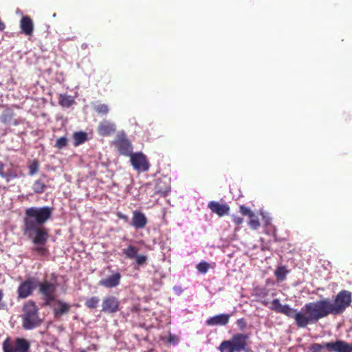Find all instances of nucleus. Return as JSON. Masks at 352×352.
<instances>
[{
    "label": "nucleus",
    "instance_id": "obj_8",
    "mask_svg": "<svg viewBox=\"0 0 352 352\" xmlns=\"http://www.w3.org/2000/svg\"><path fill=\"white\" fill-rule=\"evenodd\" d=\"M23 230L25 234L32 239V243L35 245H45L48 239L47 230L41 226H35L33 229H30L28 226H23Z\"/></svg>",
    "mask_w": 352,
    "mask_h": 352
},
{
    "label": "nucleus",
    "instance_id": "obj_1",
    "mask_svg": "<svg viewBox=\"0 0 352 352\" xmlns=\"http://www.w3.org/2000/svg\"><path fill=\"white\" fill-rule=\"evenodd\" d=\"M352 302L351 293L342 290L336 296L333 302L328 298L306 304V309L310 318V324L316 323L320 319L329 315L342 314Z\"/></svg>",
    "mask_w": 352,
    "mask_h": 352
},
{
    "label": "nucleus",
    "instance_id": "obj_9",
    "mask_svg": "<svg viewBox=\"0 0 352 352\" xmlns=\"http://www.w3.org/2000/svg\"><path fill=\"white\" fill-rule=\"evenodd\" d=\"M37 287V280L34 277H28L22 281L16 290L17 298L25 299L32 296Z\"/></svg>",
    "mask_w": 352,
    "mask_h": 352
},
{
    "label": "nucleus",
    "instance_id": "obj_16",
    "mask_svg": "<svg viewBox=\"0 0 352 352\" xmlns=\"http://www.w3.org/2000/svg\"><path fill=\"white\" fill-rule=\"evenodd\" d=\"M120 279L121 274L119 272H116L107 278L101 279L98 285L106 288H113L120 284Z\"/></svg>",
    "mask_w": 352,
    "mask_h": 352
},
{
    "label": "nucleus",
    "instance_id": "obj_27",
    "mask_svg": "<svg viewBox=\"0 0 352 352\" xmlns=\"http://www.w3.org/2000/svg\"><path fill=\"white\" fill-rule=\"evenodd\" d=\"M94 111L100 115H107L109 112V108L106 104H98L94 107Z\"/></svg>",
    "mask_w": 352,
    "mask_h": 352
},
{
    "label": "nucleus",
    "instance_id": "obj_34",
    "mask_svg": "<svg viewBox=\"0 0 352 352\" xmlns=\"http://www.w3.org/2000/svg\"><path fill=\"white\" fill-rule=\"evenodd\" d=\"M328 342H324L322 344H313L310 347V350L311 352H322V349H326V344Z\"/></svg>",
    "mask_w": 352,
    "mask_h": 352
},
{
    "label": "nucleus",
    "instance_id": "obj_17",
    "mask_svg": "<svg viewBox=\"0 0 352 352\" xmlns=\"http://www.w3.org/2000/svg\"><path fill=\"white\" fill-rule=\"evenodd\" d=\"M208 208L212 212L216 213L219 217L228 214L230 211V206L228 204H221L214 201H212L208 203Z\"/></svg>",
    "mask_w": 352,
    "mask_h": 352
},
{
    "label": "nucleus",
    "instance_id": "obj_6",
    "mask_svg": "<svg viewBox=\"0 0 352 352\" xmlns=\"http://www.w3.org/2000/svg\"><path fill=\"white\" fill-rule=\"evenodd\" d=\"M52 279L54 280V283H51L48 280H43L41 283H38V292L43 296L44 305L49 306L52 302L56 300L55 292L56 290L57 285L56 283L57 276L56 274L52 273Z\"/></svg>",
    "mask_w": 352,
    "mask_h": 352
},
{
    "label": "nucleus",
    "instance_id": "obj_41",
    "mask_svg": "<svg viewBox=\"0 0 352 352\" xmlns=\"http://www.w3.org/2000/svg\"><path fill=\"white\" fill-rule=\"evenodd\" d=\"M4 167H5V165L3 164V162L0 161V176L2 177V176H5L4 175Z\"/></svg>",
    "mask_w": 352,
    "mask_h": 352
},
{
    "label": "nucleus",
    "instance_id": "obj_30",
    "mask_svg": "<svg viewBox=\"0 0 352 352\" xmlns=\"http://www.w3.org/2000/svg\"><path fill=\"white\" fill-rule=\"evenodd\" d=\"M100 299L97 296H93L87 299L85 302V305L90 309H95L97 307Z\"/></svg>",
    "mask_w": 352,
    "mask_h": 352
},
{
    "label": "nucleus",
    "instance_id": "obj_28",
    "mask_svg": "<svg viewBox=\"0 0 352 352\" xmlns=\"http://www.w3.org/2000/svg\"><path fill=\"white\" fill-rule=\"evenodd\" d=\"M28 169H29V173H28L29 175L32 176V175L36 174L39 169V164H38V160H32L28 165Z\"/></svg>",
    "mask_w": 352,
    "mask_h": 352
},
{
    "label": "nucleus",
    "instance_id": "obj_42",
    "mask_svg": "<svg viewBox=\"0 0 352 352\" xmlns=\"http://www.w3.org/2000/svg\"><path fill=\"white\" fill-rule=\"evenodd\" d=\"M6 29V24L0 19V31H3Z\"/></svg>",
    "mask_w": 352,
    "mask_h": 352
},
{
    "label": "nucleus",
    "instance_id": "obj_31",
    "mask_svg": "<svg viewBox=\"0 0 352 352\" xmlns=\"http://www.w3.org/2000/svg\"><path fill=\"white\" fill-rule=\"evenodd\" d=\"M210 268V264L206 261H201L197 265V270L200 274H206Z\"/></svg>",
    "mask_w": 352,
    "mask_h": 352
},
{
    "label": "nucleus",
    "instance_id": "obj_36",
    "mask_svg": "<svg viewBox=\"0 0 352 352\" xmlns=\"http://www.w3.org/2000/svg\"><path fill=\"white\" fill-rule=\"evenodd\" d=\"M239 211L243 215L248 216L249 217L250 216H252V214H254L253 211H252L249 208L246 207L244 205L240 206Z\"/></svg>",
    "mask_w": 352,
    "mask_h": 352
},
{
    "label": "nucleus",
    "instance_id": "obj_23",
    "mask_svg": "<svg viewBox=\"0 0 352 352\" xmlns=\"http://www.w3.org/2000/svg\"><path fill=\"white\" fill-rule=\"evenodd\" d=\"M162 181L160 179L157 180L155 185V194H158L160 195L165 196L168 192L170 190V186L168 185H165L162 186Z\"/></svg>",
    "mask_w": 352,
    "mask_h": 352
},
{
    "label": "nucleus",
    "instance_id": "obj_20",
    "mask_svg": "<svg viewBox=\"0 0 352 352\" xmlns=\"http://www.w3.org/2000/svg\"><path fill=\"white\" fill-rule=\"evenodd\" d=\"M55 301L58 305L57 307L54 309V314L56 318L60 317L69 312L70 309V305L69 304L60 300H56Z\"/></svg>",
    "mask_w": 352,
    "mask_h": 352
},
{
    "label": "nucleus",
    "instance_id": "obj_22",
    "mask_svg": "<svg viewBox=\"0 0 352 352\" xmlns=\"http://www.w3.org/2000/svg\"><path fill=\"white\" fill-rule=\"evenodd\" d=\"M58 103L63 107L69 108L74 103V100L72 96L65 94H60Z\"/></svg>",
    "mask_w": 352,
    "mask_h": 352
},
{
    "label": "nucleus",
    "instance_id": "obj_21",
    "mask_svg": "<svg viewBox=\"0 0 352 352\" xmlns=\"http://www.w3.org/2000/svg\"><path fill=\"white\" fill-rule=\"evenodd\" d=\"M74 145L77 146L88 140L87 134L83 131L75 132L73 134Z\"/></svg>",
    "mask_w": 352,
    "mask_h": 352
},
{
    "label": "nucleus",
    "instance_id": "obj_26",
    "mask_svg": "<svg viewBox=\"0 0 352 352\" xmlns=\"http://www.w3.org/2000/svg\"><path fill=\"white\" fill-rule=\"evenodd\" d=\"M288 271L285 266L278 267L275 271L274 274L278 280H284Z\"/></svg>",
    "mask_w": 352,
    "mask_h": 352
},
{
    "label": "nucleus",
    "instance_id": "obj_38",
    "mask_svg": "<svg viewBox=\"0 0 352 352\" xmlns=\"http://www.w3.org/2000/svg\"><path fill=\"white\" fill-rule=\"evenodd\" d=\"M236 324L241 330H243L247 327V322L244 318H239L236 320Z\"/></svg>",
    "mask_w": 352,
    "mask_h": 352
},
{
    "label": "nucleus",
    "instance_id": "obj_35",
    "mask_svg": "<svg viewBox=\"0 0 352 352\" xmlns=\"http://www.w3.org/2000/svg\"><path fill=\"white\" fill-rule=\"evenodd\" d=\"M4 175L6 176H2V178H4L7 182L17 177V174L12 170H8L7 172H5Z\"/></svg>",
    "mask_w": 352,
    "mask_h": 352
},
{
    "label": "nucleus",
    "instance_id": "obj_2",
    "mask_svg": "<svg viewBox=\"0 0 352 352\" xmlns=\"http://www.w3.org/2000/svg\"><path fill=\"white\" fill-rule=\"evenodd\" d=\"M270 309L280 313L289 318H294L296 324L299 328H305L310 324V318L306 309V304L302 307L300 311L292 308L289 305H283L279 299H274L272 301Z\"/></svg>",
    "mask_w": 352,
    "mask_h": 352
},
{
    "label": "nucleus",
    "instance_id": "obj_29",
    "mask_svg": "<svg viewBox=\"0 0 352 352\" xmlns=\"http://www.w3.org/2000/svg\"><path fill=\"white\" fill-rule=\"evenodd\" d=\"M249 218L250 221H248V225L250 228L253 230H256L261 225L258 217L254 213L252 216H250Z\"/></svg>",
    "mask_w": 352,
    "mask_h": 352
},
{
    "label": "nucleus",
    "instance_id": "obj_12",
    "mask_svg": "<svg viewBox=\"0 0 352 352\" xmlns=\"http://www.w3.org/2000/svg\"><path fill=\"white\" fill-rule=\"evenodd\" d=\"M120 302L115 296H108L103 299L102 311L105 313L113 314L119 310Z\"/></svg>",
    "mask_w": 352,
    "mask_h": 352
},
{
    "label": "nucleus",
    "instance_id": "obj_7",
    "mask_svg": "<svg viewBox=\"0 0 352 352\" xmlns=\"http://www.w3.org/2000/svg\"><path fill=\"white\" fill-rule=\"evenodd\" d=\"M2 348L3 352H28L30 343L22 338H16L15 340L7 338L3 342Z\"/></svg>",
    "mask_w": 352,
    "mask_h": 352
},
{
    "label": "nucleus",
    "instance_id": "obj_18",
    "mask_svg": "<svg viewBox=\"0 0 352 352\" xmlns=\"http://www.w3.org/2000/svg\"><path fill=\"white\" fill-rule=\"evenodd\" d=\"M97 130L99 135L102 136H109L116 131V126L113 122L104 120L99 124Z\"/></svg>",
    "mask_w": 352,
    "mask_h": 352
},
{
    "label": "nucleus",
    "instance_id": "obj_5",
    "mask_svg": "<svg viewBox=\"0 0 352 352\" xmlns=\"http://www.w3.org/2000/svg\"><path fill=\"white\" fill-rule=\"evenodd\" d=\"M250 336L247 333H236L230 340L223 341L219 350L224 352H241L249 351Z\"/></svg>",
    "mask_w": 352,
    "mask_h": 352
},
{
    "label": "nucleus",
    "instance_id": "obj_33",
    "mask_svg": "<svg viewBox=\"0 0 352 352\" xmlns=\"http://www.w3.org/2000/svg\"><path fill=\"white\" fill-rule=\"evenodd\" d=\"M44 245H37L32 250L37 252L41 256H46L48 254V250Z\"/></svg>",
    "mask_w": 352,
    "mask_h": 352
},
{
    "label": "nucleus",
    "instance_id": "obj_15",
    "mask_svg": "<svg viewBox=\"0 0 352 352\" xmlns=\"http://www.w3.org/2000/svg\"><path fill=\"white\" fill-rule=\"evenodd\" d=\"M230 318L228 314L216 315L208 318L206 324L208 326H225L228 323Z\"/></svg>",
    "mask_w": 352,
    "mask_h": 352
},
{
    "label": "nucleus",
    "instance_id": "obj_24",
    "mask_svg": "<svg viewBox=\"0 0 352 352\" xmlns=\"http://www.w3.org/2000/svg\"><path fill=\"white\" fill-rule=\"evenodd\" d=\"M47 188L45 182L42 179H38L36 180L32 185V190L36 194L43 193Z\"/></svg>",
    "mask_w": 352,
    "mask_h": 352
},
{
    "label": "nucleus",
    "instance_id": "obj_11",
    "mask_svg": "<svg viewBox=\"0 0 352 352\" xmlns=\"http://www.w3.org/2000/svg\"><path fill=\"white\" fill-rule=\"evenodd\" d=\"M130 162L133 168L138 172H146L149 169L150 164L146 156L141 152L131 153Z\"/></svg>",
    "mask_w": 352,
    "mask_h": 352
},
{
    "label": "nucleus",
    "instance_id": "obj_10",
    "mask_svg": "<svg viewBox=\"0 0 352 352\" xmlns=\"http://www.w3.org/2000/svg\"><path fill=\"white\" fill-rule=\"evenodd\" d=\"M113 144L120 155L129 156L132 153V144L124 133L118 134Z\"/></svg>",
    "mask_w": 352,
    "mask_h": 352
},
{
    "label": "nucleus",
    "instance_id": "obj_4",
    "mask_svg": "<svg viewBox=\"0 0 352 352\" xmlns=\"http://www.w3.org/2000/svg\"><path fill=\"white\" fill-rule=\"evenodd\" d=\"M22 327L25 330H30L39 327L43 320L40 318L38 308L32 300L25 302L22 307Z\"/></svg>",
    "mask_w": 352,
    "mask_h": 352
},
{
    "label": "nucleus",
    "instance_id": "obj_32",
    "mask_svg": "<svg viewBox=\"0 0 352 352\" xmlns=\"http://www.w3.org/2000/svg\"><path fill=\"white\" fill-rule=\"evenodd\" d=\"M68 144V139L67 137H60L56 141L54 146L58 149H62Z\"/></svg>",
    "mask_w": 352,
    "mask_h": 352
},
{
    "label": "nucleus",
    "instance_id": "obj_39",
    "mask_svg": "<svg viewBox=\"0 0 352 352\" xmlns=\"http://www.w3.org/2000/svg\"><path fill=\"white\" fill-rule=\"evenodd\" d=\"M232 217V221L237 226L241 225L243 221V219L239 216L233 214Z\"/></svg>",
    "mask_w": 352,
    "mask_h": 352
},
{
    "label": "nucleus",
    "instance_id": "obj_19",
    "mask_svg": "<svg viewBox=\"0 0 352 352\" xmlns=\"http://www.w3.org/2000/svg\"><path fill=\"white\" fill-rule=\"evenodd\" d=\"M21 32L26 36H32L34 31V23L29 16H23L20 20Z\"/></svg>",
    "mask_w": 352,
    "mask_h": 352
},
{
    "label": "nucleus",
    "instance_id": "obj_3",
    "mask_svg": "<svg viewBox=\"0 0 352 352\" xmlns=\"http://www.w3.org/2000/svg\"><path fill=\"white\" fill-rule=\"evenodd\" d=\"M53 210V208L49 206L26 208L23 217V226H28L30 230L34 228L35 226L44 225L52 218Z\"/></svg>",
    "mask_w": 352,
    "mask_h": 352
},
{
    "label": "nucleus",
    "instance_id": "obj_43",
    "mask_svg": "<svg viewBox=\"0 0 352 352\" xmlns=\"http://www.w3.org/2000/svg\"><path fill=\"white\" fill-rule=\"evenodd\" d=\"M221 352H224V351H221Z\"/></svg>",
    "mask_w": 352,
    "mask_h": 352
},
{
    "label": "nucleus",
    "instance_id": "obj_25",
    "mask_svg": "<svg viewBox=\"0 0 352 352\" xmlns=\"http://www.w3.org/2000/svg\"><path fill=\"white\" fill-rule=\"evenodd\" d=\"M138 248L133 245H129L126 248L123 249L122 252L126 258L132 259L135 258L138 254Z\"/></svg>",
    "mask_w": 352,
    "mask_h": 352
},
{
    "label": "nucleus",
    "instance_id": "obj_13",
    "mask_svg": "<svg viewBox=\"0 0 352 352\" xmlns=\"http://www.w3.org/2000/svg\"><path fill=\"white\" fill-rule=\"evenodd\" d=\"M326 349L329 352H352V345L342 340L328 342Z\"/></svg>",
    "mask_w": 352,
    "mask_h": 352
},
{
    "label": "nucleus",
    "instance_id": "obj_37",
    "mask_svg": "<svg viewBox=\"0 0 352 352\" xmlns=\"http://www.w3.org/2000/svg\"><path fill=\"white\" fill-rule=\"evenodd\" d=\"M135 258V263L138 265H144L147 261V256L145 255H138L137 254Z\"/></svg>",
    "mask_w": 352,
    "mask_h": 352
},
{
    "label": "nucleus",
    "instance_id": "obj_14",
    "mask_svg": "<svg viewBox=\"0 0 352 352\" xmlns=\"http://www.w3.org/2000/svg\"><path fill=\"white\" fill-rule=\"evenodd\" d=\"M147 223V218L143 212L139 210L133 211V216L131 223L132 226H133L137 230L142 229L146 226Z\"/></svg>",
    "mask_w": 352,
    "mask_h": 352
},
{
    "label": "nucleus",
    "instance_id": "obj_40",
    "mask_svg": "<svg viewBox=\"0 0 352 352\" xmlns=\"http://www.w3.org/2000/svg\"><path fill=\"white\" fill-rule=\"evenodd\" d=\"M116 216L119 219L124 220L125 222L129 221V217L126 214H122L121 212H117Z\"/></svg>",
    "mask_w": 352,
    "mask_h": 352
}]
</instances>
